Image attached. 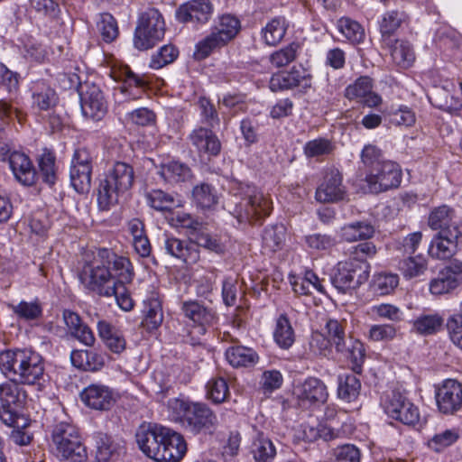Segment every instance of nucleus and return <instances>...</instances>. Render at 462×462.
<instances>
[{
	"mask_svg": "<svg viewBox=\"0 0 462 462\" xmlns=\"http://www.w3.org/2000/svg\"><path fill=\"white\" fill-rule=\"evenodd\" d=\"M361 162L366 172L370 171L385 162L383 151L374 144L368 143L364 146L360 153Z\"/></svg>",
	"mask_w": 462,
	"mask_h": 462,
	"instance_id": "nucleus-59",
	"label": "nucleus"
},
{
	"mask_svg": "<svg viewBox=\"0 0 462 462\" xmlns=\"http://www.w3.org/2000/svg\"><path fill=\"white\" fill-rule=\"evenodd\" d=\"M165 33V22L162 14L155 8H149L141 14L134 32V44L140 51L152 48L162 40Z\"/></svg>",
	"mask_w": 462,
	"mask_h": 462,
	"instance_id": "nucleus-8",
	"label": "nucleus"
},
{
	"mask_svg": "<svg viewBox=\"0 0 462 462\" xmlns=\"http://www.w3.org/2000/svg\"><path fill=\"white\" fill-rule=\"evenodd\" d=\"M79 279L87 290L100 296L111 297L116 293L115 288L112 287L116 282L115 278L110 273L107 263L99 255V251L91 260H85L79 273Z\"/></svg>",
	"mask_w": 462,
	"mask_h": 462,
	"instance_id": "nucleus-7",
	"label": "nucleus"
},
{
	"mask_svg": "<svg viewBox=\"0 0 462 462\" xmlns=\"http://www.w3.org/2000/svg\"><path fill=\"white\" fill-rule=\"evenodd\" d=\"M372 89V79L367 76H362L346 88L345 97L349 100H361L365 96H367Z\"/></svg>",
	"mask_w": 462,
	"mask_h": 462,
	"instance_id": "nucleus-60",
	"label": "nucleus"
},
{
	"mask_svg": "<svg viewBox=\"0 0 462 462\" xmlns=\"http://www.w3.org/2000/svg\"><path fill=\"white\" fill-rule=\"evenodd\" d=\"M18 383V381L10 379V381L0 384V401L2 402L0 420L10 427H19L18 411L26 399V393Z\"/></svg>",
	"mask_w": 462,
	"mask_h": 462,
	"instance_id": "nucleus-10",
	"label": "nucleus"
},
{
	"mask_svg": "<svg viewBox=\"0 0 462 462\" xmlns=\"http://www.w3.org/2000/svg\"><path fill=\"white\" fill-rule=\"evenodd\" d=\"M297 399L302 406L323 404L328 398L324 382L317 377H308L295 389Z\"/></svg>",
	"mask_w": 462,
	"mask_h": 462,
	"instance_id": "nucleus-18",
	"label": "nucleus"
},
{
	"mask_svg": "<svg viewBox=\"0 0 462 462\" xmlns=\"http://www.w3.org/2000/svg\"><path fill=\"white\" fill-rule=\"evenodd\" d=\"M161 448V457L157 462H179L186 454L184 438L178 432L166 428Z\"/></svg>",
	"mask_w": 462,
	"mask_h": 462,
	"instance_id": "nucleus-26",
	"label": "nucleus"
},
{
	"mask_svg": "<svg viewBox=\"0 0 462 462\" xmlns=\"http://www.w3.org/2000/svg\"><path fill=\"white\" fill-rule=\"evenodd\" d=\"M92 167H81L70 165V183L78 193H86L91 186Z\"/></svg>",
	"mask_w": 462,
	"mask_h": 462,
	"instance_id": "nucleus-53",
	"label": "nucleus"
},
{
	"mask_svg": "<svg viewBox=\"0 0 462 462\" xmlns=\"http://www.w3.org/2000/svg\"><path fill=\"white\" fill-rule=\"evenodd\" d=\"M213 13L209 0H192L181 5L176 11V19L180 23H207Z\"/></svg>",
	"mask_w": 462,
	"mask_h": 462,
	"instance_id": "nucleus-25",
	"label": "nucleus"
},
{
	"mask_svg": "<svg viewBox=\"0 0 462 462\" xmlns=\"http://www.w3.org/2000/svg\"><path fill=\"white\" fill-rule=\"evenodd\" d=\"M9 308L18 319L26 321L38 319L42 315V305L37 300L31 302L21 300L16 305H9Z\"/></svg>",
	"mask_w": 462,
	"mask_h": 462,
	"instance_id": "nucleus-52",
	"label": "nucleus"
},
{
	"mask_svg": "<svg viewBox=\"0 0 462 462\" xmlns=\"http://www.w3.org/2000/svg\"><path fill=\"white\" fill-rule=\"evenodd\" d=\"M252 452L256 462H273L276 448L270 439L259 436L253 444Z\"/></svg>",
	"mask_w": 462,
	"mask_h": 462,
	"instance_id": "nucleus-57",
	"label": "nucleus"
},
{
	"mask_svg": "<svg viewBox=\"0 0 462 462\" xmlns=\"http://www.w3.org/2000/svg\"><path fill=\"white\" fill-rule=\"evenodd\" d=\"M37 163L42 181L50 186L54 185L58 176L55 154L51 151L44 149L39 155Z\"/></svg>",
	"mask_w": 462,
	"mask_h": 462,
	"instance_id": "nucleus-43",
	"label": "nucleus"
},
{
	"mask_svg": "<svg viewBox=\"0 0 462 462\" xmlns=\"http://www.w3.org/2000/svg\"><path fill=\"white\" fill-rule=\"evenodd\" d=\"M361 383L356 374H340L337 379V397L346 402L356 401L360 394Z\"/></svg>",
	"mask_w": 462,
	"mask_h": 462,
	"instance_id": "nucleus-40",
	"label": "nucleus"
},
{
	"mask_svg": "<svg viewBox=\"0 0 462 462\" xmlns=\"http://www.w3.org/2000/svg\"><path fill=\"white\" fill-rule=\"evenodd\" d=\"M97 333L105 346L115 354H121L126 347V340L123 332L106 320H99L97 324Z\"/></svg>",
	"mask_w": 462,
	"mask_h": 462,
	"instance_id": "nucleus-31",
	"label": "nucleus"
},
{
	"mask_svg": "<svg viewBox=\"0 0 462 462\" xmlns=\"http://www.w3.org/2000/svg\"><path fill=\"white\" fill-rule=\"evenodd\" d=\"M444 319L439 313H423L411 322V331L420 336H430L439 332Z\"/></svg>",
	"mask_w": 462,
	"mask_h": 462,
	"instance_id": "nucleus-38",
	"label": "nucleus"
},
{
	"mask_svg": "<svg viewBox=\"0 0 462 462\" xmlns=\"http://www.w3.org/2000/svg\"><path fill=\"white\" fill-rule=\"evenodd\" d=\"M85 88L86 89H82L79 93L82 115L87 118L99 121L107 111V105L103 92L95 84H86Z\"/></svg>",
	"mask_w": 462,
	"mask_h": 462,
	"instance_id": "nucleus-16",
	"label": "nucleus"
},
{
	"mask_svg": "<svg viewBox=\"0 0 462 462\" xmlns=\"http://www.w3.org/2000/svg\"><path fill=\"white\" fill-rule=\"evenodd\" d=\"M399 269L406 279H411L425 273L428 262L421 254L409 256L399 263Z\"/></svg>",
	"mask_w": 462,
	"mask_h": 462,
	"instance_id": "nucleus-49",
	"label": "nucleus"
},
{
	"mask_svg": "<svg viewBox=\"0 0 462 462\" xmlns=\"http://www.w3.org/2000/svg\"><path fill=\"white\" fill-rule=\"evenodd\" d=\"M29 347L10 348L0 352V370L8 378L18 381Z\"/></svg>",
	"mask_w": 462,
	"mask_h": 462,
	"instance_id": "nucleus-27",
	"label": "nucleus"
},
{
	"mask_svg": "<svg viewBox=\"0 0 462 462\" xmlns=\"http://www.w3.org/2000/svg\"><path fill=\"white\" fill-rule=\"evenodd\" d=\"M143 319L142 326L148 331L158 328L163 320L161 300L157 295L152 294L143 301Z\"/></svg>",
	"mask_w": 462,
	"mask_h": 462,
	"instance_id": "nucleus-35",
	"label": "nucleus"
},
{
	"mask_svg": "<svg viewBox=\"0 0 462 462\" xmlns=\"http://www.w3.org/2000/svg\"><path fill=\"white\" fill-rule=\"evenodd\" d=\"M291 286L294 292L300 295L311 294L312 290L322 293L325 291L322 281L311 270L306 271L303 277H298L291 282Z\"/></svg>",
	"mask_w": 462,
	"mask_h": 462,
	"instance_id": "nucleus-47",
	"label": "nucleus"
},
{
	"mask_svg": "<svg viewBox=\"0 0 462 462\" xmlns=\"http://www.w3.org/2000/svg\"><path fill=\"white\" fill-rule=\"evenodd\" d=\"M372 242L361 243L348 249L349 259L339 262L331 277L332 285L342 293L348 292L364 284L369 278L370 265L366 258L376 254Z\"/></svg>",
	"mask_w": 462,
	"mask_h": 462,
	"instance_id": "nucleus-1",
	"label": "nucleus"
},
{
	"mask_svg": "<svg viewBox=\"0 0 462 462\" xmlns=\"http://www.w3.org/2000/svg\"><path fill=\"white\" fill-rule=\"evenodd\" d=\"M99 255L107 263V266L115 273L116 284L131 283L134 273L130 260L125 256L116 254L109 249H99Z\"/></svg>",
	"mask_w": 462,
	"mask_h": 462,
	"instance_id": "nucleus-28",
	"label": "nucleus"
},
{
	"mask_svg": "<svg viewBox=\"0 0 462 462\" xmlns=\"http://www.w3.org/2000/svg\"><path fill=\"white\" fill-rule=\"evenodd\" d=\"M275 343L283 349H289L295 341L294 330L286 315H280L273 332Z\"/></svg>",
	"mask_w": 462,
	"mask_h": 462,
	"instance_id": "nucleus-45",
	"label": "nucleus"
},
{
	"mask_svg": "<svg viewBox=\"0 0 462 462\" xmlns=\"http://www.w3.org/2000/svg\"><path fill=\"white\" fill-rule=\"evenodd\" d=\"M179 51L175 46L171 44L164 45L152 56L150 68L153 69H160L173 62L177 59Z\"/></svg>",
	"mask_w": 462,
	"mask_h": 462,
	"instance_id": "nucleus-61",
	"label": "nucleus"
},
{
	"mask_svg": "<svg viewBox=\"0 0 462 462\" xmlns=\"http://www.w3.org/2000/svg\"><path fill=\"white\" fill-rule=\"evenodd\" d=\"M134 171L125 162H117L99 180L97 189V203L101 210H108L116 205L119 198L125 194L133 186Z\"/></svg>",
	"mask_w": 462,
	"mask_h": 462,
	"instance_id": "nucleus-4",
	"label": "nucleus"
},
{
	"mask_svg": "<svg viewBox=\"0 0 462 462\" xmlns=\"http://www.w3.org/2000/svg\"><path fill=\"white\" fill-rule=\"evenodd\" d=\"M335 145L330 139L319 137L308 141L303 146V152L307 158H318L330 154Z\"/></svg>",
	"mask_w": 462,
	"mask_h": 462,
	"instance_id": "nucleus-54",
	"label": "nucleus"
},
{
	"mask_svg": "<svg viewBox=\"0 0 462 462\" xmlns=\"http://www.w3.org/2000/svg\"><path fill=\"white\" fill-rule=\"evenodd\" d=\"M169 417L193 433H213L217 427V414L204 402L172 398L167 403Z\"/></svg>",
	"mask_w": 462,
	"mask_h": 462,
	"instance_id": "nucleus-2",
	"label": "nucleus"
},
{
	"mask_svg": "<svg viewBox=\"0 0 462 462\" xmlns=\"http://www.w3.org/2000/svg\"><path fill=\"white\" fill-rule=\"evenodd\" d=\"M50 448L52 454L63 462H86L88 459L80 432L69 421H60L52 426Z\"/></svg>",
	"mask_w": 462,
	"mask_h": 462,
	"instance_id": "nucleus-3",
	"label": "nucleus"
},
{
	"mask_svg": "<svg viewBox=\"0 0 462 462\" xmlns=\"http://www.w3.org/2000/svg\"><path fill=\"white\" fill-rule=\"evenodd\" d=\"M244 197L236 206L234 215L239 223L262 224L273 211V200L268 194L254 186L242 185Z\"/></svg>",
	"mask_w": 462,
	"mask_h": 462,
	"instance_id": "nucleus-5",
	"label": "nucleus"
},
{
	"mask_svg": "<svg viewBox=\"0 0 462 462\" xmlns=\"http://www.w3.org/2000/svg\"><path fill=\"white\" fill-rule=\"evenodd\" d=\"M226 359L233 367H248L254 365L259 356L252 348L243 346H230L226 350Z\"/></svg>",
	"mask_w": 462,
	"mask_h": 462,
	"instance_id": "nucleus-39",
	"label": "nucleus"
},
{
	"mask_svg": "<svg viewBox=\"0 0 462 462\" xmlns=\"http://www.w3.org/2000/svg\"><path fill=\"white\" fill-rule=\"evenodd\" d=\"M189 241L197 248L200 246L216 254H221L225 251V245L220 238L212 234L202 223L197 229L195 228V231L191 232Z\"/></svg>",
	"mask_w": 462,
	"mask_h": 462,
	"instance_id": "nucleus-32",
	"label": "nucleus"
},
{
	"mask_svg": "<svg viewBox=\"0 0 462 462\" xmlns=\"http://www.w3.org/2000/svg\"><path fill=\"white\" fill-rule=\"evenodd\" d=\"M97 462H110L118 455V445L106 434L95 436Z\"/></svg>",
	"mask_w": 462,
	"mask_h": 462,
	"instance_id": "nucleus-48",
	"label": "nucleus"
},
{
	"mask_svg": "<svg viewBox=\"0 0 462 462\" xmlns=\"http://www.w3.org/2000/svg\"><path fill=\"white\" fill-rule=\"evenodd\" d=\"M337 29L352 43H360L365 39V30L356 21L349 17H341L337 21Z\"/></svg>",
	"mask_w": 462,
	"mask_h": 462,
	"instance_id": "nucleus-51",
	"label": "nucleus"
},
{
	"mask_svg": "<svg viewBox=\"0 0 462 462\" xmlns=\"http://www.w3.org/2000/svg\"><path fill=\"white\" fill-rule=\"evenodd\" d=\"M286 239V228L282 224L268 226L262 236L263 247L270 252H277L283 247Z\"/></svg>",
	"mask_w": 462,
	"mask_h": 462,
	"instance_id": "nucleus-44",
	"label": "nucleus"
},
{
	"mask_svg": "<svg viewBox=\"0 0 462 462\" xmlns=\"http://www.w3.org/2000/svg\"><path fill=\"white\" fill-rule=\"evenodd\" d=\"M147 204L157 211L171 210L175 205L172 194L162 189H152L145 195Z\"/></svg>",
	"mask_w": 462,
	"mask_h": 462,
	"instance_id": "nucleus-55",
	"label": "nucleus"
},
{
	"mask_svg": "<svg viewBox=\"0 0 462 462\" xmlns=\"http://www.w3.org/2000/svg\"><path fill=\"white\" fill-rule=\"evenodd\" d=\"M181 311L185 318L198 325L203 333L217 319L216 313L212 309L204 306L197 300L184 301L181 305Z\"/></svg>",
	"mask_w": 462,
	"mask_h": 462,
	"instance_id": "nucleus-29",
	"label": "nucleus"
},
{
	"mask_svg": "<svg viewBox=\"0 0 462 462\" xmlns=\"http://www.w3.org/2000/svg\"><path fill=\"white\" fill-rule=\"evenodd\" d=\"M188 141L200 156H217L221 150L219 139L209 128L196 127L188 135Z\"/></svg>",
	"mask_w": 462,
	"mask_h": 462,
	"instance_id": "nucleus-23",
	"label": "nucleus"
},
{
	"mask_svg": "<svg viewBox=\"0 0 462 462\" xmlns=\"http://www.w3.org/2000/svg\"><path fill=\"white\" fill-rule=\"evenodd\" d=\"M299 50L300 44L297 42H291L286 47L274 51L270 56V61L276 68L287 66L296 59Z\"/></svg>",
	"mask_w": 462,
	"mask_h": 462,
	"instance_id": "nucleus-62",
	"label": "nucleus"
},
{
	"mask_svg": "<svg viewBox=\"0 0 462 462\" xmlns=\"http://www.w3.org/2000/svg\"><path fill=\"white\" fill-rule=\"evenodd\" d=\"M44 376L45 364L42 356L29 347L21 376L18 377L19 383L37 385L41 390L45 383Z\"/></svg>",
	"mask_w": 462,
	"mask_h": 462,
	"instance_id": "nucleus-19",
	"label": "nucleus"
},
{
	"mask_svg": "<svg viewBox=\"0 0 462 462\" xmlns=\"http://www.w3.org/2000/svg\"><path fill=\"white\" fill-rule=\"evenodd\" d=\"M241 23L238 18L232 14H223L218 17L211 32L196 44L194 55L198 60H204L213 51L226 46L239 32Z\"/></svg>",
	"mask_w": 462,
	"mask_h": 462,
	"instance_id": "nucleus-6",
	"label": "nucleus"
},
{
	"mask_svg": "<svg viewBox=\"0 0 462 462\" xmlns=\"http://www.w3.org/2000/svg\"><path fill=\"white\" fill-rule=\"evenodd\" d=\"M32 106L46 111L57 103V95L44 81H36L32 86Z\"/></svg>",
	"mask_w": 462,
	"mask_h": 462,
	"instance_id": "nucleus-37",
	"label": "nucleus"
},
{
	"mask_svg": "<svg viewBox=\"0 0 462 462\" xmlns=\"http://www.w3.org/2000/svg\"><path fill=\"white\" fill-rule=\"evenodd\" d=\"M462 234L449 236L436 234L429 246V254L438 260L450 259L457 251L458 239Z\"/></svg>",
	"mask_w": 462,
	"mask_h": 462,
	"instance_id": "nucleus-30",
	"label": "nucleus"
},
{
	"mask_svg": "<svg viewBox=\"0 0 462 462\" xmlns=\"http://www.w3.org/2000/svg\"><path fill=\"white\" fill-rule=\"evenodd\" d=\"M166 428L157 424L143 423L135 434L136 442L142 452L148 457L158 461Z\"/></svg>",
	"mask_w": 462,
	"mask_h": 462,
	"instance_id": "nucleus-14",
	"label": "nucleus"
},
{
	"mask_svg": "<svg viewBox=\"0 0 462 462\" xmlns=\"http://www.w3.org/2000/svg\"><path fill=\"white\" fill-rule=\"evenodd\" d=\"M435 399L439 412L455 414L462 408V384L457 380H445L436 388Z\"/></svg>",
	"mask_w": 462,
	"mask_h": 462,
	"instance_id": "nucleus-12",
	"label": "nucleus"
},
{
	"mask_svg": "<svg viewBox=\"0 0 462 462\" xmlns=\"http://www.w3.org/2000/svg\"><path fill=\"white\" fill-rule=\"evenodd\" d=\"M391 53L394 64L402 69L411 67L415 60V53L411 44L404 40H393L390 46H386Z\"/></svg>",
	"mask_w": 462,
	"mask_h": 462,
	"instance_id": "nucleus-36",
	"label": "nucleus"
},
{
	"mask_svg": "<svg viewBox=\"0 0 462 462\" xmlns=\"http://www.w3.org/2000/svg\"><path fill=\"white\" fill-rule=\"evenodd\" d=\"M161 240L167 254L181 260L186 264H194L199 261V250L191 242L180 240L168 233H164Z\"/></svg>",
	"mask_w": 462,
	"mask_h": 462,
	"instance_id": "nucleus-20",
	"label": "nucleus"
},
{
	"mask_svg": "<svg viewBox=\"0 0 462 462\" xmlns=\"http://www.w3.org/2000/svg\"><path fill=\"white\" fill-rule=\"evenodd\" d=\"M158 174L170 184L185 182L192 177L190 168L179 161H170L161 164Z\"/></svg>",
	"mask_w": 462,
	"mask_h": 462,
	"instance_id": "nucleus-33",
	"label": "nucleus"
},
{
	"mask_svg": "<svg viewBox=\"0 0 462 462\" xmlns=\"http://www.w3.org/2000/svg\"><path fill=\"white\" fill-rule=\"evenodd\" d=\"M374 231V226L371 223L356 221L342 226L340 236L343 240L352 243L373 237Z\"/></svg>",
	"mask_w": 462,
	"mask_h": 462,
	"instance_id": "nucleus-41",
	"label": "nucleus"
},
{
	"mask_svg": "<svg viewBox=\"0 0 462 462\" xmlns=\"http://www.w3.org/2000/svg\"><path fill=\"white\" fill-rule=\"evenodd\" d=\"M429 226L437 231L436 234H462L459 220L455 210L447 205L437 207L431 210L428 218Z\"/></svg>",
	"mask_w": 462,
	"mask_h": 462,
	"instance_id": "nucleus-17",
	"label": "nucleus"
},
{
	"mask_svg": "<svg viewBox=\"0 0 462 462\" xmlns=\"http://www.w3.org/2000/svg\"><path fill=\"white\" fill-rule=\"evenodd\" d=\"M399 284V276L392 273H381L374 276V287L381 295L390 294Z\"/></svg>",
	"mask_w": 462,
	"mask_h": 462,
	"instance_id": "nucleus-64",
	"label": "nucleus"
},
{
	"mask_svg": "<svg viewBox=\"0 0 462 462\" xmlns=\"http://www.w3.org/2000/svg\"><path fill=\"white\" fill-rule=\"evenodd\" d=\"M459 438L455 430H446L443 432L435 434L428 442L430 449L436 452H441L448 447L453 445Z\"/></svg>",
	"mask_w": 462,
	"mask_h": 462,
	"instance_id": "nucleus-63",
	"label": "nucleus"
},
{
	"mask_svg": "<svg viewBox=\"0 0 462 462\" xmlns=\"http://www.w3.org/2000/svg\"><path fill=\"white\" fill-rule=\"evenodd\" d=\"M8 163L15 180L20 184L31 187L36 183L38 173L26 153L14 150Z\"/></svg>",
	"mask_w": 462,
	"mask_h": 462,
	"instance_id": "nucleus-24",
	"label": "nucleus"
},
{
	"mask_svg": "<svg viewBox=\"0 0 462 462\" xmlns=\"http://www.w3.org/2000/svg\"><path fill=\"white\" fill-rule=\"evenodd\" d=\"M286 23L283 17H275L262 30V35L267 45L278 44L285 35Z\"/></svg>",
	"mask_w": 462,
	"mask_h": 462,
	"instance_id": "nucleus-50",
	"label": "nucleus"
},
{
	"mask_svg": "<svg viewBox=\"0 0 462 462\" xmlns=\"http://www.w3.org/2000/svg\"><path fill=\"white\" fill-rule=\"evenodd\" d=\"M345 350H337L351 362V368L356 374L362 372V365L365 360V348L363 343L357 339L348 337L345 344Z\"/></svg>",
	"mask_w": 462,
	"mask_h": 462,
	"instance_id": "nucleus-46",
	"label": "nucleus"
},
{
	"mask_svg": "<svg viewBox=\"0 0 462 462\" xmlns=\"http://www.w3.org/2000/svg\"><path fill=\"white\" fill-rule=\"evenodd\" d=\"M402 176L400 165L388 160L366 172L365 182L369 192L378 194L398 188L402 182Z\"/></svg>",
	"mask_w": 462,
	"mask_h": 462,
	"instance_id": "nucleus-9",
	"label": "nucleus"
},
{
	"mask_svg": "<svg viewBox=\"0 0 462 462\" xmlns=\"http://www.w3.org/2000/svg\"><path fill=\"white\" fill-rule=\"evenodd\" d=\"M207 397L215 403H222L228 398L229 387L226 381L222 377L210 379L207 385Z\"/></svg>",
	"mask_w": 462,
	"mask_h": 462,
	"instance_id": "nucleus-58",
	"label": "nucleus"
},
{
	"mask_svg": "<svg viewBox=\"0 0 462 462\" xmlns=\"http://www.w3.org/2000/svg\"><path fill=\"white\" fill-rule=\"evenodd\" d=\"M385 413L405 425H415L420 420L419 408L403 393L391 391L382 401Z\"/></svg>",
	"mask_w": 462,
	"mask_h": 462,
	"instance_id": "nucleus-11",
	"label": "nucleus"
},
{
	"mask_svg": "<svg viewBox=\"0 0 462 462\" xmlns=\"http://www.w3.org/2000/svg\"><path fill=\"white\" fill-rule=\"evenodd\" d=\"M462 282V263L455 261L443 268L430 283V291L435 295L449 292Z\"/></svg>",
	"mask_w": 462,
	"mask_h": 462,
	"instance_id": "nucleus-22",
	"label": "nucleus"
},
{
	"mask_svg": "<svg viewBox=\"0 0 462 462\" xmlns=\"http://www.w3.org/2000/svg\"><path fill=\"white\" fill-rule=\"evenodd\" d=\"M346 189L343 184V176L336 168L328 169L320 184L318 186L315 198L321 203H335L343 200Z\"/></svg>",
	"mask_w": 462,
	"mask_h": 462,
	"instance_id": "nucleus-13",
	"label": "nucleus"
},
{
	"mask_svg": "<svg viewBox=\"0 0 462 462\" xmlns=\"http://www.w3.org/2000/svg\"><path fill=\"white\" fill-rule=\"evenodd\" d=\"M83 403L90 409L97 411H108L116 402L114 391L104 384L92 383L80 393Z\"/></svg>",
	"mask_w": 462,
	"mask_h": 462,
	"instance_id": "nucleus-21",
	"label": "nucleus"
},
{
	"mask_svg": "<svg viewBox=\"0 0 462 462\" xmlns=\"http://www.w3.org/2000/svg\"><path fill=\"white\" fill-rule=\"evenodd\" d=\"M192 200L198 208L210 209L218 203V194L214 186L202 182L193 188Z\"/></svg>",
	"mask_w": 462,
	"mask_h": 462,
	"instance_id": "nucleus-42",
	"label": "nucleus"
},
{
	"mask_svg": "<svg viewBox=\"0 0 462 462\" xmlns=\"http://www.w3.org/2000/svg\"><path fill=\"white\" fill-rule=\"evenodd\" d=\"M326 330L328 340L335 346L336 350H345V344L348 341V337L346 336L343 322L329 319L326 324Z\"/></svg>",
	"mask_w": 462,
	"mask_h": 462,
	"instance_id": "nucleus-56",
	"label": "nucleus"
},
{
	"mask_svg": "<svg viewBox=\"0 0 462 462\" xmlns=\"http://www.w3.org/2000/svg\"><path fill=\"white\" fill-rule=\"evenodd\" d=\"M312 75L303 68L292 67L288 71L273 74L269 81L273 92L283 91L294 88L308 89L311 88Z\"/></svg>",
	"mask_w": 462,
	"mask_h": 462,
	"instance_id": "nucleus-15",
	"label": "nucleus"
},
{
	"mask_svg": "<svg viewBox=\"0 0 462 462\" xmlns=\"http://www.w3.org/2000/svg\"><path fill=\"white\" fill-rule=\"evenodd\" d=\"M408 18L407 14L402 10H392L383 14L380 22V32L383 46H390L392 35L400 28Z\"/></svg>",
	"mask_w": 462,
	"mask_h": 462,
	"instance_id": "nucleus-34",
	"label": "nucleus"
}]
</instances>
